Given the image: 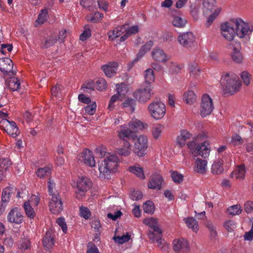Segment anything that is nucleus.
<instances>
[{
    "instance_id": "nucleus-1",
    "label": "nucleus",
    "mask_w": 253,
    "mask_h": 253,
    "mask_svg": "<svg viewBox=\"0 0 253 253\" xmlns=\"http://www.w3.org/2000/svg\"><path fill=\"white\" fill-rule=\"evenodd\" d=\"M96 152L101 157H103L102 161L98 162V167L99 171V177L103 179H109L111 174L115 172L119 166V159L114 154L106 152L103 147L96 149Z\"/></svg>"
},
{
    "instance_id": "nucleus-2",
    "label": "nucleus",
    "mask_w": 253,
    "mask_h": 253,
    "mask_svg": "<svg viewBox=\"0 0 253 253\" xmlns=\"http://www.w3.org/2000/svg\"><path fill=\"white\" fill-rule=\"evenodd\" d=\"M223 93L226 95H232L238 91L241 85L238 76L234 73L226 74L220 80Z\"/></svg>"
},
{
    "instance_id": "nucleus-3",
    "label": "nucleus",
    "mask_w": 253,
    "mask_h": 253,
    "mask_svg": "<svg viewBox=\"0 0 253 253\" xmlns=\"http://www.w3.org/2000/svg\"><path fill=\"white\" fill-rule=\"evenodd\" d=\"M187 146L194 157L200 156L205 159L210 155V147L207 141L198 144L194 141H191L187 143Z\"/></svg>"
},
{
    "instance_id": "nucleus-4",
    "label": "nucleus",
    "mask_w": 253,
    "mask_h": 253,
    "mask_svg": "<svg viewBox=\"0 0 253 253\" xmlns=\"http://www.w3.org/2000/svg\"><path fill=\"white\" fill-rule=\"evenodd\" d=\"M148 137L144 134L136 136L134 139L133 152L138 157H142L147 153Z\"/></svg>"
},
{
    "instance_id": "nucleus-5",
    "label": "nucleus",
    "mask_w": 253,
    "mask_h": 253,
    "mask_svg": "<svg viewBox=\"0 0 253 253\" xmlns=\"http://www.w3.org/2000/svg\"><path fill=\"white\" fill-rule=\"evenodd\" d=\"M236 35L239 38H246L253 31V26L240 18H233Z\"/></svg>"
},
{
    "instance_id": "nucleus-6",
    "label": "nucleus",
    "mask_w": 253,
    "mask_h": 253,
    "mask_svg": "<svg viewBox=\"0 0 253 253\" xmlns=\"http://www.w3.org/2000/svg\"><path fill=\"white\" fill-rule=\"evenodd\" d=\"M148 111L151 117L156 120L162 119L166 112V106L161 101H154L148 106Z\"/></svg>"
},
{
    "instance_id": "nucleus-7",
    "label": "nucleus",
    "mask_w": 253,
    "mask_h": 253,
    "mask_svg": "<svg viewBox=\"0 0 253 253\" xmlns=\"http://www.w3.org/2000/svg\"><path fill=\"white\" fill-rule=\"evenodd\" d=\"M220 31L222 36L227 41L233 40L236 35L233 18L222 23L220 26Z\"/></svg>"
},
{
    "instance_id": "nucleus-8",
    "label": "nucleus",
    "mask_w": 253,
    "mask_h": 253,
    "mask_svg": "<svg viewBox=\"0 0 253 253\" xmlns=\"http://www.w3.org/2000/svg\"><path fill=\"white\" fill-rule=\"evenodd\" d=\"M76 185V197L80 199L85 196L86 192L89 189L91 181L88 178L83 176L78 178Z\"/></svg>"
},
{
    "instance_id": "nucleus-9",
    "label": "nucleus",
    "mask_w": 253,
    "mask_h": 253,
    "mask_svg": "<svg viewBox=\"0 0 253 253\" xmlns=\"http://www.w3.org/2000/svg\"><path fill=\"white\" fill-rule=\"evenodd\" d=\"M214 109L213 102L212 98L208 94H204L201 98L200 108V115L206 117L210 115Z\"/></svg>"
},
{
    "instance_id": "nucleus-10",
    "label": "nucleus",
    "mask_w": 253,
    "mask_h": 253,
    "mask_svg": "<svg viewBox=\"0 0 253 253\" xmlns=\"http://www.w3.org/2000/svg\"><path fill=\"white\" fill-rule=\"evenodd\" d=\"M153 88L152 85H143L140 88L133 93V96L139 102L145 103L150 99Z\"/></svg>"
},
{
    "instance_id": "nucleus-11",
    "label": "nucleus",
    "mask_w": 253,
    "mask_h": 253,
    "mask_svg": "<svg viewBox=\"0 0 253 253\" xmlns=\"http://www.w3.org/2000/svg\"><path fill=\"white\" fill-rule=\"evenodd\" d=\"M0 127L12 137H16L20 133L19 130L13 121H10L3 119L0 122Z\"/></svg>"
},
{
    "instance_id": "nucleus-12",
    "label": "nucleus",
    "mask_w": 253,
    "mask_h": 253,
    "mask_svg": "<svg viewBox=\"0 0 253 253\" xmlns=\"http://www.w3.org/2000/svg\"><path fill=\"white\" fill-rule=\"evenodd\" d=\"M196 37L191 32L180 33L177 37L179 43L184 47H190L195 42Z\"/></svg>"
},
{
    "instance_id": "nucleus-13",
    "label": "nucleus",
    "mask_w": 253,
    "mask_h": 253,
    "mask_svg": "<svg viewBox=\"0 0 253 253\" xmlns=\"http://www.w3.org/2000/svg\"><path fill=\"white\" fill-rule=\"evenodd\" d=\"M78 161L86 166L92 168L95 166V161L92 152L89 149H84L79 155Z\"/></svg>"
},
{
    "instance_id": "nucleus-14",
    "label": "nucleus",
    "mask_w": 253,
    "mask_h": 253,
    "mask_svg": "<svg viewBox=\"0 0 253 253\" xmlns=\"http://www.w3.org/2000/svg\"><path fill=\"white\" fill-rule=\"evenodd\" d=\"M49 208L54 214H58L63 211V203L59 195L52 196L49 203Z\"/></svg>"
},
{
    "instance_id": "nucleus-15",
    "label": "nucleus",
    "mask_w": 253,
    "mask_h": 253,
    "mask_svg": "<svg viewBox=\"0 0 253 253\" xmlns=\"http://www.w3.org/2000/svg\"><path fill=\"white\" fill-rule=\"evenodd\" d=\"M151 55L154 61L160 63H166L171 58L169 55L159 47H155L151 51Z\"/></svg>"
},
{
    "instance_id": "nucleus-16",
    "label": "nucleus",
    "mask_w": 253,
    "mask_h": 253,
    "mask_svg": "<svg viewBox=\"0 0 253 253\" xmlns=\"http://www.w3.org/2000/svg\"><path fill=\"white\" fill-rule=\"evenodd\" d=\"M172 249L174 252L187 253L189 250V245L184 238L175 239L172 242Z\"/></svg>"
},
{
    "instance_id": "nucleus-17",
    "label": "nucleus",
    "mask_w": 253,
    "mask_h": 253,
    "mask_svg": "<svg viewBox=\"0 0 253 253\" xmlns=\"http://www.w3.org/2000/svg\"><path fill=\"white\" fill-rule=\"evenodd\" d=\"M0 71L5 75H13L16 74L13 70V63L9 58H0Z\"/></svg>"
},
{
    "instance_id": "nucleus-18",
    "label": "nucleus",
    "mask_w": 253,
    "mask_h": 253,
    "mask_svg": "<svg viewBox=\"0 0 253 253\" xmlns=\"http://www.w3.org/2000/svg\"><path fill=\"white\" fill-rule=\"evenodd\" d=\"M7 218L8 221L11 223L19 224L22 223L23 220V216L21 213L20 209L15 207L10 211L7 215Z\"/></svg>"
},
{
    "instance_id": "nucleus-19",
    "label": "nucleus",
    "mask_w": 253,
    "mask_h": 253,
    "mask_svg": "<svg viewBox=\"0 0 253 253\" xmlns=\"http://www.w3.org/2000/svg\"><path fill=\"white\" fill-rule=\"evenodd\" d=\"M232 49L231 57L233 60L237 63H241L243 61V55L241 52V46L239 42H236L232 44Z\"/></svg>"
},
{
    "instance_id": "nucleus-20",
    "label": "nucleus",
    "mask_w": 253,
    "mask_h": 253,
    "mask_svg": "<svg viewBox=\"0 0 253 253\" xmlns=\"http://www.w3.org/2000/svg\"><path fill=\"white\" fill-rule=\"evenodd\" d=\"M118 68V63L116 62H109L101 67L105 76L108 78H111L116 74Z\"/></svg>"
},
{
    "instance_id": "nucleus-21",
    "label": "nucleus",
    "mask_w": 253,
    "mask_h": 253,
    "mask_svg": "<svg viewBox=\"0 0 253 253\" xmlns=\"http://www.w3.org/2000/svg\"><path fill=\"white\" fill-rule=\"evenodd\" d=\"M54 238L55 234L52 230L46 231L42 240L43 245L46 250H49L54 246Z\"/></svg>"
},
{
    "instance_id": "nucleus-22",
    "label": "nucleus",
    "mask_w": 253,
    "mask_h": 253,
    "mask_svg": "<svg viewBox=\"0 0 253 253\" xmlns=\"http://www.w3.org/2000/svg\"><path fill=\"white\" fill-rule=\"evenodd\" d=\"M163 180V178L160 174L158 173L154 174L148 183V187L150 189L160 190L161 188Z\"/></svg>"
},
{
    "instance_id": "nucleus-23",
    "label": "nucleus",
    "mask_w": 253,
    "mask_h": 253,
    "mask_svg": "<svg viewBox=\"0 0 253 253\" xmlns=\"http://www.w3.org/2000/svg\"><path fill=\"white\" fill-rule=\"evenodd\" d=\"M192 137V134L187 130H181L179 135L177 137L176 145L180 147L184 146L186 144V141Z\"/></svg>"
},
{
    "instance_id": "nucleus-24",
    "label": "nucleus",
    "mask_w": 253,
    "mask_h": 253,
    "mask_svg": "<svg viewBox=\"0 0 253 253\" xmlns=\"http://www.w3.org/2000/svg\"><path fill=\"white\" fill-rule=\"evenodd\" d=\"M126 31L125 25L117 26L113 30L108 32L107 35L109 40L114 41L123 35Z\"/></svg>"
},
{
    "instance_id": "nucleus-25",
    "label": "nucleus",
    "mask_w": 253,
    "mask_h": 253,
    "mask_svg": "<svg viewBox=\"0 0 253 253\" xmlns=\"http://www.w3.org/2000/svg\"><path fill=\"white\" fill-rule=\"evenodd\" d=\"M143 223L150 227L153 230V233L156 234H162V232L161 229L159 227L158 225V222L156 218L154 217H148L146 218L143 220Z\"/></svg>"
},
{
    "instance_id": "nucleus-26",
    "label": "nucleus",
    "mask_w": 253,
    "mask_h": 253,
    "mask_svg": "<svg viewBox=\"0 0 253 253\" xmlns=\"http://www.w3.org/2000/svg\"><path fill=\"white\" fill-rule=\"evenodd\" d=\"M207 161L198 158L195 159L194 170L199 173H204L207 170Z\"/></svg>"
},
{
    "instance_id": "nucleus-27",
    "label": "nucleus",
    "mask_w": 253,
    "mask_h": 253,
    "mask_svg": "<svg viewBox=\"0 0 253 253\" xmlns=\"http://www.w3.org/2000/svg\"><path fill=\"white\" fill-rule=\"evenodd\" d=\"M127 125L133 131L142 129L148 126L147 124L143 123L135 118H132Z\"/></svg>"
},
{
    "instance_id": "nucleus-28",
    "label": "nucleus",
    "mask_w": 253,
    "mask_h": 253,
    "mask_svg": "<svg viewBox=\"0 0 253 253\" xmlns=\"http://www.w3.org/2000/svg\"><path fill=\"white\" fill-rule=\"evenodd\" d=\"M188 72L191 77L196 79L200 76L201 69L197 62L192 61L188 64Z\"/></svg>"
},
{
    "instance_id": "nucleus-29",
    "label": "nucleus",
    "mask_w": 253,
    "mask_h": 253,
    "mask_svg": "<svg viewBox=\"0 0 253 253\" xmlns=\"http://www.w3.org/2000/svg\"><path fill=\"white\" fill-rule=\"evenodd\" d=\"M118 154L121 156L126 157L130 155L132 152L131 145L130 143L125 141L122 147L117 149Z\"/></svg>"
},
{
    "instance_id": "nucleus-30",
    "label": "nucleus",
    "mask_w": 253,
    "mask_h": 253,
    "mask_svg": "<svg viewBox=\"0 0 253 253\" xmlns=\"http://www.w3.org/2000/svg\"><path fill=\"white\" fill-rule=\"evenodd\" d=\"M144 77L145 82L143 85H152V84L154 82L155 79L153 70L151 68H148L145 70L144 72Z\"/></svg>"
},
{
    "instance_id": "nucleus-31",
    "label": "nucleus",
    "mask_w": 253,
    "mask_h": 253,
    "mask_svg": "<svg viewBox=\"0 0 253 253\" xmlns=\"http://www.w3.org/2000/svg\"><path fill=\"white\" fill-rule=\"evenodd\" d=\"M120 127L121 129L118 132V135L121 139L124 140L126 138H129L133 133V131L128 126V125H124Z\"/></svg>"
},
{
    "instance_id": "nucleus-32",
    "label": "nucleus",
    "mask_w": 253,
    "mask_h": 253,
    "mask_svg": "<svg viewBox=\"0 0 253 253\" xmlns=\"http://www.w3.org/2000/svg\"><path fill=\"white\" fill-rule=\"evenodd\" d=\"M169 69V72L171 74H178L181 72L183 68L182 65H180L176 62L170 61L166 64Z\"/></svg>"
},
{
    "instance_id": "nucleus-33",
    "label": "nucleus",
    "mask_w": 253,
    "mask_h": 253,
    "mask_svg": "<svg viewBox=\"0 0 253 253\" xmlns=\"http://www.w3.org/2000/svg\"><path fill=\"white\" fill-rule=\"evenodd\" d=\"M246 169L245 165H241L237 167L236 169L231 174V176L236 179H243L246 174Z\"/></svg>"
},
{
    "instance_id": "nucleus-34",
    "label": "nucleus",
    "mask_w": 253,
    "mask_h": 253,
    "mask_svg": "<svg viewBox=\"0 0 253 253\" xmlns=\"http://www.w3.org/2000/svg\"><path fill=\"white\" fill-rule=\"evenodd\" d=\"M6 85L12 91L18 90L20 87V82L17 78L11 77L6 81Z\"/></svg>"
},
{
    "instance_id": "nucleus-35",
    "label": "nucleus",
    "mask_w": 253,
    "mask_h": 253,
    "mask_svg": "<svg viewBox=\"0 0 253 253\" xmlns=\"http://www.w3.org/2000/svg\"><path fill=\"white\" fill-rule=\"evenodd\" d=\"M164 126L160 124L154 125L151 129V134L154 139L156 140L159 139L161 138Z\"/></svg>"
},
{
    "instance_id": "nucleus-36",
    "label": "nucleus",
    "mask_w": 253,
    "mask_h": 253,
    "mask_svg": "<svg viewBox=\"0 0 253 253\" xmlns=\"http://www.w3.org/2000/svg\"><path fill=\"white\" fill-rule=\"evenodd\" d=\"M184 221L187 226L192 230L195 233L199 230V224L198 221L193 217H189L184 218Z\"/></svg>"
},
{
    "instance_id": "nucleus-37",
    "label": "nucleus",
    "mask_w": 253,
    "mask_h": 253,
    "mask_svg": "<svg viewBox=\"0 0 253 253\" xmlns=\"http://www.w3.org/2000/svg\"><path fill=\"white\" fill-rule=\"evenodd\" d=\"M128 170L141 179H144L145 178L143 169L139 165H135L130 166L128 168Z\"/></svg>"
},
{
    "instance_id": "nucleus-38",
    "label": "nucleus",
    "mask_w": 253,
    "mask_h": 253,
    "mask_svg": "<svg viewBox=\"0 0 253 253\" xmlns=\"http://www.w3.org/2000/svg\"><path fill=\"white\" fill-rule=\"evenodd\" d=\"M122 107L127 111L133 113L135 110L136 101L132 99L128 98L122 104Z\"/></svg>"
},
{
    "instance_id": "nucleus-39",
    "label": "nucleus",
    "mask_w": 253,
    "mask_h": 253,
    "mask_svg": "<svg viewBox=\"0 0 253 253\" xmlns=\"http://www.w3.org/2000/svg\"><path fill=\"white\" fill-rule=\"evenodd\" d=\"M103 18V15L99 12H96L94 13H90L86 15V20L92 23L100 22Z\"/></svg>"
},
{
    "instance_id": "nucleus-40",
    "label": "nucleus",
    "mask_w": 253,
    "mask_h": 253,
    "mask_svg": "<svg viewBox=\"0 0 253 253\" xmlns=\"http://www.w3.org/2000/svg\"><path fill=\"white\" fill-rule=\"evenodd\" d=\"M184 101L189 104H193L196 100V95L192 90H188L183 95Z\"/></svg>"
},
{
    "instance_id": "nucleus-41",
    "label": "nucleus",
    "mask_w": 253,
    "mask_h": 253,
    "mask_svg": "<svg viewBox=\"0 0 253 253\" xmlns=\"http://www.w3.org/2000/svg\"><path fill=\"white\" fill-rule=\"evenodd\" d=\"M222 164L223 161L221 160H217L215 161L211 167L212 172L216 174L221 173L223 170Z\"/></svg>"
},
{
    "instance_id": "nucleus-42",
    "label": "nucleus",
    "mask_w": 253,
    "mask_h": 253,
    "mask_svg": "<svg viewBox=\"0 0 253 253\" xmlns=\"http://www.w3.org/2000/svg\"><path fill=\"white\" fill-rule=\"evenodd\" d=\"M12 190L13 188L11 187H6L3 189L1 195L2 205L3 204H6L9 202Z\"/></svg>"
},
{
    "instance_id": "nucleus-43",
    "label": "nucleus",
    "mask_w": 253,
    "mask_h": 253,
    "mask_svg": "<svg viewBox=\"0 0 253 253\" xmlns=\"http://www.w3.org/2000/svg\"><path fill=\"white\" fill-rule=\"evenodd\" d=\"M48 16L47 11L45 9H42L39 13L38 19L35 21V25L37 26L39 25L42 24L48 19Z\"/></svg>"
},
{
    "instance_id": "nucleus-44",
    "label": "nucleus",
    "mask_w": 253,
    "mask_h": 253,
    "mask_svg": "<svg viewBox=\"0 0 253 253\" xmlns=\"http://www.w3.org/2000/svg\"><path fill=\"white\" fill-rule=\"evenodd\" d=\"M131 234L129 232H126L125 234L122 236H114L113 238L114 240L116 243L119 244H123L128 242L131 238Z\"/></svg>"
},
{
    "instance_id": "nucleus-45",
    "label": "nucleus",
    "mask_w": 253,
    "mask_h": 253,
    "mask_svg": "<svg viewBox=\"0 0 253 253\" xmlns=\"http://www.w3.org/2000/svg\"><path fill=\"white\" fill-rule=\"evenodd\" d=\"M161 234H157L156 236L154 233L150 232L148 235L150 239L156 241L160 248L163 249H164L166 243L164 240L161 239Z\"/></svg>"
},
{
    "instance_id": "nucleus-46",
    "label": "nucleus",
    "mask_w": 253,
    "mask_h": 253,
    "mask_svg": "<svg viewBox=\"0 0 253 253\" xmlns=\"http://www.w3.org/2000/svg\"><path fill=\"white\" fill-rule=\"evenodd\" d=\"M23 207L27 216L30 219H33L36 215V213L32 206L29 205L28 202H25Z\"/></svg>"
},
{
    "instance_id": "nucleus-47",
    "label": "nucleus",
    "mask_w": 253,
    "mask_h": 253,
    "mask_svg": "<svg viewBox=\"0 0 253 253\" xmlns=\"http://www.w3.org/2000/svg\"><path fill=\"white\" fill-rule=\"evenodd\" d=\"M243 210L242 207L240 205H235L229 207L227 211L228 213L231 215H236L240 214Z\"/></svg>"
},
{
    "instance_id": "nucleus-48",
    "label": "nucleus",
    "mask_w": 253,
    "mask_h": 253,
    "mask_svg": "<svg viewBox=\"0 0 253 253\" xmlns=\"http://www.w3.org/2000/svg\"><path fill=\"white\" fill-rule=\"evenodd\" d=\"M200 7V4L197 3H191L190 5V13L195 19H197L199 17Z\"/></svg>"
},
{
    "instance_id": "nucleus-49",
    "label": "nucleus",
    "mask_w": 253,
    "mask_h": 253,
    "mask_svg": "<svg viewBox=\"0 0 253 253\" xmlns=\"http://www.w3.org/2000/svg\"><path fill=\"white\" fill-rule=\"evenodd\" d=\"M187 21L186 20L182 19L179 16H173V20L172 21V25L176 27L181 28L184 27L186 24Z\"/></svg>"
},
{
    "instance_id": "nucleus-50",
    "label": "nucleus",
    "mask_w": 253,
    "mask_h": 253,
    "mask_svg": "<svg viewBox=\"0 0 253 253\" xmlns=\"http://www.w3.org/2000/svg\"><path fill=\"white\" fill-rule=\"evenodd\" d=\"M51 173V169L49 167H46L42 168H39L38 169L36 174L38 177L40 178L44 177L50 174Z\"/></svg>"
},
{
    "instance_id": "nucleus-51",
    "label": "nucleus",
    "mask_w": 253,
    "mask_h": 253,
    "mask_svg": "<svg viewBox=\"0 0 253 253\" xmlns=\"http://www.w3.org/2000/svg\"><path fill=\"white\" fill-rule=\"evenodd\" d=\"M144 211L147 213L152 214L155 211L154 203L150 201L146 202L143 205Z\"/></svg>"
},
{
    "instance_id": "nucleus-52",
    "label": "nucleus",
    "mask_w": 253,
    "mask_h": 253,
    "mask_svg": "<svg viewBox=\"0 0 253 253\" xmlns=\"http://www.w3.org/2000/svg\"><path fill=\"white\" fill-rule=\"evenodd\" d=\"M96 104L93 101L90 104H87L84 108V113L90 115H93L96 111Z\"/></svg>"
},
{
    "instance_id": "nucleus-53",
    "label": "nucleus",
    "mask_w": 253,
    "mask_h": 253,
    "mask_svg": "<svg viewBox=\"0 0 253 253\" xmlns=\"http://www.w3.org/2000/svg\"><path fill=\"white\" fill-rule=\"evenodd\" d=\"M205 226L208 228L210 236L211 238H214L217 235L216 228L211 221H207L205 223Z\"/></svg>"
},
{
    "instance_id": "nucleus-54",
    "label": "nucleus",
    "mask_w": 253,
    "mask_h": 253,
    "mask_svg": "<svg viewBox=\"0 0 253 253\" xmlns=\"http://www.w3.org/2000/svg\"><path fill=\"white\" fill-rule=\"evenodd\" d=\"M96 89L99 91L105 90L107 87V83L103 78H98L95 82Z\"/></svg>"
},
{
    "instance_id": "nucleus-55",
    "label": "nucleus",
    "mask_w": 253,
    "mask_h": 253,
    "mask_svg": "<svg viewBox=\"0 0 253 253\" xmlns=\"http://www.w3.org/2000/svg\"><path fill=\"white\" fill-rule=\"evenodd\" d=\"M80 215L84 219H88L90 217L91 213L87 207L81 206L80 208Z\"/></svg>"
},
{
    "instance_id": "nucleus-56",
    "label": "nucleus",
    "mask_w": 253,
    "mask_h": 253,
    "mask_svg": "<svg viewBox=\"0 0 253 253\" xmlns=\"http://www.w3.org/2000/svg\"><path fill=\"white\" fill-rule=\"evenodd\" d=\"M31 243L28 239L22 240L18 244V248L22 252L29 249Z\"/></svg>"
},
{
    "instance_id": "nucleus-57",
    "label": "nucleus",
    "mask_w": 253,
    "mask_h": 253,
    "mask_svg": "<svg viewBox=\"0 0 253 253\" xmlns=\"http://www.w3.org/2000/svg\"><path fill=\"white\" fill-rule=\"evenodd\" d=\"M171 177L172 180L176 183H180L183 180V175L176 171L171 172Z\"/></svg>"
},
{
    "instance_id": "nucleus-58",
    "label": "nucleus",
    "mask_w": 253,
    "mask_h": 253,
    "mask_svg": "<svg viewBox=\"0 0 253 253\" xmlns=\"http://www.w3.org/2000/svg\"><path fill=\"white\" fill-rule=\"evenodd\" d=\"M116 87V89L117 91V94L120 97H122V96H125L127 92L126 86L124 84H117Z\"/></svg>"
},
{
    "instance_id": "nucleus-59",
    "label": "nucleus",
    "mask_w": 253,
    "mask_h": 253,
    "mask_svg": "<svg viewBox=\"0 0 253 253\" xmlns=\"http://www.w3.org/2000/svg\"><path fill=\"white\" fill-rule=\"evenodd\" d=\"M56 222L61 228L63 233H66L67 231V227L64 217H60L57 218Z\"/></svg>"
},
{
    "instance_id": "nucleus-60",
    "label": "nucleus",
    "mask_w": 253,
    "mask_h": 253,
    "mask_svg": "<svg viewBox=\"0 0 253 253\" xmlns=\"http://www.w3.org/2000/svg\"><path fill=\"white\" fill-rule=\"evenodd\" d=\"M48 191L49 194L52 197L54 195H59L56 191L54 190L55 184L53 180L49 178L48 181Z\"/></svg>"
},
{
    "instance_id": "nucleus-61",
    "label": "nucleus",
    "mask_w": 253,
    "mask_h": 253,
    "mask_svg": "<svg viewBox=\"0 0 253 253\" xmlns=\"http://www.w3.org/2000/svg\"><path fill=\"white\" fill-rule=\"evenodd\" d=\"M57 41V39L56 36H50L47 38L44 43H43V46L45 48H48L52 46Z\"/></svg>"
},
{
    "instance_id": "nucleus-62",
    "label": "nucleus",
    "mask_w": 253,
    "mask_h": 253,
    "mask_svg": "<svg viewBox=\"0 0 253 253\" xmlns=\"http://www.w3.org/2000/svg\"><path fill=\"white\" fill-rule=\"evenodd\" d=\"M90 36V29L88 27L85 26L83 32L81 34L80 36V40L82 41H85L87 39L89 38Z\"/></svg>"
},
{
    "instance_id": "nucleus-63",
    "label": "nucleus",
    "mask_w": 253,
    "mask_h": 253,
    "mask_svg": "<svg viewBox=\"0 0 253 253\" xmlns=\"http://www.w3.org/2000/svg\"><path fill=\"white\" fill-rule=\"evenodd\" d=\"M40 200V198L38 196L32 195L26 202H28L29 204L32 206H37L39 204Z\"/></svg>"
},
{
    "instance_id": "nucleus-64",
    "label": "nucleus",
    "mask_w": 253,
    "mask_h": 253,
    "mask_svg": "<svg viewBox=\"0 0 253 253\" xmlns=\"http://www.w3.org/2000/svg\"><path fill=\"white\" fill-rule=\"evenodd\" d=\"M12 49L11 44H1L0 45V51L2 54L6 55L9 53Z\"/></svg>"
}]
</instances>
